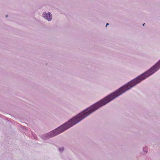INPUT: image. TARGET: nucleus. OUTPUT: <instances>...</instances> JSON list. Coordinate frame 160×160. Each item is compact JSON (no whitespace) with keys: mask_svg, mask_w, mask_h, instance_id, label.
I'll list each match as a JSON object with an SVG mask.
<instances>
[{"mask_svg":"<svg viewBox=\"0 0 160 160\" xmlns=\"http://www.w3.org/2000/svg\"><path fill=\"white\" fill-rule=\"evenodd\" d=\"M160 69V60L147 71L105 97V105L140 83Z\"/></svg>","mask_w":160,"mask_h":160,"instance_id":"obj_1","label":"nucleus"},{"mask_svg":"<svg viewBox=\"0 0 160 160\" xmlns=\"http://www.w3.org/2000/svg\"><path fill=\"white\" fill-rule=\"evenodd\" d=\"M42 17L45 19H46L48 21H51L52 19V15L51 13L48 12V13L43 12L42 14Z\"/></svg>","mask_w":160,"mask_h":160,"instance_id":"obj_2","label":"nucleus"},{"mask_svg":"<svg viewBox=\"0 0 160 160\" xmlns=\"http://www.w3.org/2000/svg\"><path fill=\"white\" fill-rule=\"evenodd\" d=\"M148 152V148L147 147H145L143 148V151L141 152L142 154L145 155Z\"/></svg>","mask_w":160,"mask_h":160,"instance_id":"obj_3","label":"nucleus"},{"mask_svg":"<svg viewBox=\"0 0 160 160\" xmlns=\"http://www.w3.org/2000/svg\"><path fill=\"white\" fill-rule=\"evenodd\" d=\"M59 151L62 152H63L64 150V148L63 147H62V148H59Z\"/></svg>","mask_w":160,"mask_h":160,"instance_id":"obj_4","label":"nucleus"},{"mask_svg":"<svg viewBox=\"0 0 160 160\" xmlns=\"http://www.w3.org/2000/svg\"><path fill=\"white\" fill-rule=\"evenodd\" d=\"M109 25V24L108 23H107L106 25V27L107 26V25Z\"/></svg>","mask_w":160,"mask_h":160,"instance_id":"obj_5","label":"nucleus"},{"mask_svg":"<svg viewBox=\"0 0 160 160\" xmlns=\"http://www.w3.org/2000/svg\"><path fill=\"white\" fill-rule=\"evenodd\" d=\"M8 16V15H6V17H7Z\"/></svg>","mask_w":160,"mask_h":160,"instance_id":"obj_6","label":"nucleus"},{"mask_svg":"<svg viewBox=\"0 0 160 160\" xmlns=\"http://www.w3.org/2000/svg\"><path fill=\"white\" fill-rule=\"evenodd\" d=\"M145 24V23H144V24H143V26H144Z\"/></svg>","mask_w":160,"mask_h":160,"instance_id":"obj_7","label":"nucleus"},{"mask_svg":"<svg viewBox=\"0 0 160 160\" xmlns=\"http://www.w3.org/2000/svg\"><path fill=\"white\" fill-rule=\"evenodd\" d=\"M34 137V138H35L36 137Z\"/></svg>","mask_w":160,"mask_h":160,"instance_id":"obj_8","label":"nucleus"},{"mask_svg":"<svg viewBox=\"0 0 160 160\" xmlns=\"http://www.w3.org/2000/svg\"><path fill=\"white\" fill-rule=\"evenodd\" d=\"M34 137V138H35L36 137Z\"/></svg>","mask_w":160,"mask_h":160,"instance_id":"obj_9","label":"nucleus"}]
</instances>
